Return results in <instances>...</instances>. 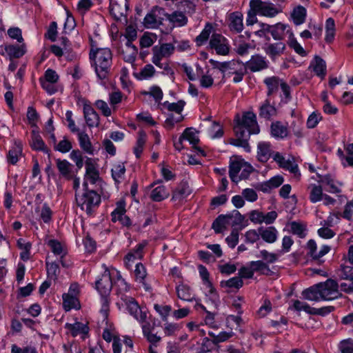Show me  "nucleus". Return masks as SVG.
I'll return each instance as SVG.
<instances>
[{
    "label": "nucleus",
    "instance_id": "obj_1",
    "mask_svg": "<svg viewBox=\"0 0 353 353\" xmlns=\"http://www.w3.org/2000/svg\"><path fill=\"white\" fill-rule=\"evenodd\" d=\"M90 59L97 77L101 80L107 79L110 74L112 61L111 50L107 48H99L96 50L92 49L90 52Z\"/></svg>",
    "mask_w": 353,
    "mask_h": 353
},
{
    "label": "nucleus",
    "instance_id": "obj_2",
    "mask_svg": "<svg viewBox=\"0 0 353 353\" xmlns=\"http://www.w3.org/2000/svg\"><path fill=\"white\" fill-rule=\"evenodd\" d=\"M75 196L78 206L90 216L92 214L93 208L101 202V196L95 191H86L81 196L76 193Z\"/></svg>",
    "mask_w": 353,
    "mask_h": 353
},
{
    "label": "nucleus",
    "instance_id": "obj_3",
    "mask_svg": "<svg viewBox=\"0 0 353 353\" xmlns=\"http://www.w3.org/2000/svg\"><path fill=\"white\" fill-rule=\"evenodd\" d=\"M95 285L96 289L100 293L103 300L101 312H103V316L106 317L108 314V301L106 296L110 294L112 288V282L110 273L108 270L104 272L101 279L96 281Z\"/></svg>",
    "mask_w": 353,
    "mask_h": 353
},
{
    "label": "nucleus",
    "instance_id": "obj_4",
    "mask_svg": "<svg viewBox=\"0 0 353 353\" xmlns=\"http://www.w3.org/2000/svg\"><path fill=\"white\" fill-rule=\"evenodd\" d=\"M236 124L234 127H239L241 130L249 133V136L252 134H257L259 132V128L256 122L255 114L248 112L243 114L241 118L238 117Z\"/></svg>",
    "mask_w": 353,
    "mask_h": 353
},
{
    "label": "nucleus",
    "instance_id": "obj_5",
    "mask_svg": "<svg viewBox=\"0 0 353 353\" xmlns=\"http://www.w3.org/2000/svg\"><path fill=\"white\" fill-rule=\"evenodd\" d=\"M321 300L331 301L341 296L336 281L329 279L325 282L317 283Z\"/></svg>",
    "mask_w": 353,
    "mask_h": 353
},
{
    "label": "nucleus",
    "instance_id": "obj_6",
    "mask_svg": "<svg viewBox=\"0 0 353 353\" xmlns=\"http://www.w3.org/2000/svg\"><path fill=\"white\" fill-rule=\"evenodd\" d=\"M250 5L254 12L265 17H273L279 13L277 8L271 3L251 0Z\"/></svg>",
    "mask_w": 353,
    "mask_h": 353
},
{
    "label": "nucleus",
    "instance_id": "obj_7",
    "mask_svg": "<svg viewBox=\"0 0 353 353\" xmlns=\"http://www.w3.org/2000/svg\"><path fill=\"white\" fill-rule=\"evenodd\" d=\"M121 300L124 302L125 305L129 313L134 317L137 321L143 322L147 316L146 313L143 312L136 300L131 297L122 294Z\"/></svg>",
    "mask_w": 353,
    "mask_h": 353
},
{
    "label": "nucleus",
    "instance_id": "obj_8",
    "mask_svg": "<svg viewBox=\"0 0 353 353\" xmlns=\"http://www.w3.org/2000/svg\"><path fill=\"white\" fill-rule=\"evenodd\" d=\"M268 67L269 61L265 57L259 54L252 55L251 59L245 63V68L252 72L265 70Z\"/></svg>",
    "mask_w": 353,
    "mask_h": 353
},
{
    "label": "nucleus",
    "instance_id": "obj_9",
    "mask_svg": "<svg viewBox=\"0 0 353 353\" xmlns=\"http://www.w3.org/2000/svg\"><path fill=\"white\" fill-rule=\"evenodd\" d=\"M234 131L236 138L230 139L229 143L234 146L241 147L245 152H250L251 148L248 143L250 139L249 133H245L239 127H234Z\"/></svg>",
    "mask_w": 353,
    "mask_h": 353
},
{
    "label": "nucleus",
    "instance_id": "obj_10",
    "mask_svg": "<svg viewBox=\"0 0 353 353\" xmlns=\"http://www.w3.org/2000/svg\"><path fill=\"white\" fill-rule=\"evenodd\" d=\"M210 46L218 54L226 55L229 53V46L226 39L219 34H213L210 41Z\"/></svg>",
    "mask_w": 353,
    "mask_h": 353
},
{
    "label": "nucleus",
    "instance_id": "obj_11",
    "mask_svg": "<svg viewBox=\"0 0 353 353\" xmlns=\"http://www.w3.org/2000/svg\"><path fill=\"white\" fill-rule=\"evenodd\" d=\"M340 277L347 281L341 284V290L347 293L353 292V267L341 265Z\"/></svg>",
    "mask_w": 353,
    "mask_h": 353
},
{
    "label": "nucleus",
    "instance_id": "obj_12",
    "mask_svg": "<svg viewBox=\"0 0 353 353\" xmlns=\"http://www.w3.org/2000/svg\"><path fill=\"white\" fill-rule=\"evenodd\" d=\"M159 15L165 16L172 23L177 26H183L188 23V18L185 15L179 11H174L172 14H168L165 12L163 8H157Z\"/></svg>",
    "mask_w": 353,
    "mask_h": 353
},
{
    "label": "nucleus",
    "instance_id": "obj_13",
    "mask_svg": "<svg viewBox=\"0 0 353 353\" xmlns=\"http://www.w3.org/2000/svg\"><path fill=\"white\" fill-rule=\"evenodd\" d=\"M273 159L283 169L289 170L295 176H300L298 165L296 164L293 159L286 160L279 152H276L273 155Z\"/></svg>",
    "mask_w": 353,
    "mask_h": 353
},
{
    "label": "nucleus",
    "instance_id": "obj_14",
    "mask_svg": "<svg viewBox=\"0 0 353 353\" xmlns=\"http://www.w3.org/2000/svg\"><path fill=\"white\" fill-rule=\"evenodd\" d=\"M229 28L230 31L240 33L243 30V14L240 12H234L229 15Z\"/></svg>",
    "mask_w": 353,
    "mask_h": 353
},
{
    "label": "nucleus",
    "instance_id": "obj_15",
    "mask_svg": "<svg viewBox=\"0 0 353 353\" xmlns=\"http://www.w3.org/2000/svg\"><path fill=\"white\" fill-rule=\"evenodd\" d=\"M272 155L271 144L268 142L261 141L257 145V159L260 162L265 163Z\"/></svg>",
    "mask_w": 353,
    "mask_h": 353
},
{
    "label": "nucleus",
    "instance_id": "obj_16",
    "mask_svg": "<svg viewBox=\"0 0 353 353\" xmlns=\"http://www.w3.org/2000/svg\"><path fill=\"white\" fill-rule=\"evenodd\" d=\"M83 113L86 123L90 128L99 124V117L90 105H84Z\"/></svg>",
    "mask_w": 353,
    "mask_h": 353
},
{
    "label": "nucleus",
    "instance_id": "obj_17",
    "mask_svg": "<svg viewBox=\"0 0 353 353\" xmlns=\"http://www.w3.org/2000/svg\"><path fill=\"white\" fill-rule=\"evenodd\" d=\"M85 177H88L92 183H95L99 179V171L95 167L94 160L91 158H87L85 161Z\"/></svg>",
    "mask_w": 353,
    "mask_h": 353
},
{
    "label": "nucleus",
    "instance_id": "obj_18",
    "mask_svg": "<svg viewBox=\"0 0 353 353\" xmlns=\"http://www.w3.org/2000/svg\"><path fill=\"white\" fill-rule=\"evenodd\" d=\"M258 230L259 231L260 236L265 242L272 243L276 241L277 239V230L274 227H260Z\"/></svg>",
    "mask_w": 353,
    "mask_h": 353
},
{
    "label": "nucleus",
    "instance_id": "obj_19",
    "mask_svg": "<svg viewBox=\"0 0 353 353\" xmlns=\"http://www.w3.org/2000/svg\"><path fill=\"white\" fill-rule=\"evenodd\" d=\"M30 145L33 150L43 151L50 156V150L46 145L41 136L34 130L32 132V141Z\"/></svg>",
    "mask_w": 353,
    "mask_h": 353
},
{
    "label": "nucleus",
    "instance_id": "obj_20",
    "mask_svg": "<svg viewBox=\"0 0 353 353\" xmlns=\"http://www.w3.org/2000/svg\"><path fill=\"white\" fill-rule=\"evenodd\" d=\"M263 82L268 88V96H271L278 91L279 87L281 86L283 81L278 77H271L265 78Z\"/></svg>",
    "mask_w": 353,
    "mask_h": 353
},
{
    "label": "nucleus",
    "instance_id": "obj_21",
    "mask_svg": "<svg viewBox=\"0 0 353 353\" xmlns=\"http://www.w3.org/2000/svg\"><path fill=\"white\" fill-rule=\"evenodd\" d=\"M5 50L9 55L11 60L13 58L18 59L21 57L26 53V46L25 44H22L21 46L9 45L6 46Z\"/></svg>",
    "mask_w": 353,
    "mask_h": 353
},
{
    "label": "nucleus",
    "instance_id": "obj_22",
    "mask_svg": "<svg viewBox=\"0 0 353 353\" xmlns=\"http://www.w3.org/2000/svg\"><path fill=\"white\" fill-rule=\"evenodd\" d=\"M57 167L61 175L68 180L73 178L71 174L72 165L67 160H61L59 159L56 160Z\"/></svg>",
    "mask_w": 353,
    "mask_h": 353
},
{
    "label": "nucleus",
    "instance_id": "obj_23",
    "mask_svg": "<svg viewBox=\"0 0 353 353\" xmlns=\"http://www.w3.org/2000/svg\"><path fill=\"white\" fill-rule=\"evenodd\" d=\"M190 194L189 185L187 182L182 181L173 192L172 200L181 201Z\"/></svg>",
    "mask_w": 353,
    "mask_h": 353
},
{
    "label": "nucleus",
    "instance_id": "obj_24",
    "mask_svg": "<svg viewBox=\"0 0 353 353\" xmlns=\"http://www.w3.org/2000/svg\"><path fill=\"white\" fill-rule=\"evenodd\" d=\"M285 48V44L282 42H279L276 43L267 45L264 50L267 54L270 56L272 58H274L276 56L281 55L283 52Z\"/></svg>",
    "mask_w": 353,
    "mask_h": 353
},
{
    "label": "nucleus",
    "instance_id": "obj_25",
    "mask_svg": "<svg viewBox=\"0 0 353 353\" xmlns=\"http://www.w3.org/2000/svg\"><path fill=\"white\" fill-rule=\"evenodd\" d=\"M301 294L303 299L308 301H319L321 300L318 284L304 290Z\"/></svg>",
    "mask_w": 353,
    "mask_h": 353
},
{
    "label": "nucleus",
    "instance_id": "obj_26",
    "mask_svg": "<svg viewBox=\"0 0 353 353\" xmlns=\"http://www.w3.org/2000/svg\"><path fill=\"white\" fill-rule=\"evenodd\" d=\"M321 178L319 182L325 184L330 187V189L328 191L331 193H340L341 192V190L340 189L339 186H341L343 185L341 182H336L335 183L334 180L332 178L330 175H325L323 176H320Z\"/></svg>",
    "mask_w": 353,
    "mask_h": 353
},
{
    "label": "nucleus",
    "instance_id": "obj_27",
    "mask_svg": "<svg viewBox=\"0 0 353 353\" xmlns=\"http://www.w3.org/2000/svg\"><path fill=\"white\" fill-rule=\"evenodd\" d=\"M252 268L256 272H259L263 275H272L273 272L270 269L268 263L259 260L255 261H251L250 263Z\"/></svg>",
    "mask_w": 353,
    "mask_h": 353
},
{
    "label": "nucleus",
    "instance_id": "obj_28",
    "mask_svg": "<svg viewBox=\"0 0 353 353\" xmlns=\"http://www.w3.org/2000/svg\"><path fill=\"white\" fill-rule=\"evenodd\" d=\"M243 162L242 161H232L229 166V175L232 182L237 183L239 181L238 174L241 172Z\"/></svg>",
    "mask_w": 353,
    "mask_h": 353
},
{
    "label": "nucleus",
    "instance_id": "obj_29",
    "mask_svg": "<svg viewBox=\"0 0 353 353\" xmlns=\"http://www.w3.org/2000/svg\"><path fill=\"white\" fill-rule=\"evenodd\" d=\"M276 114V108L270 105L269 100H265L260 108L259 116L265 119H270L272 117L275 116Z\"/></svg>",
    "mask_w": 353,
    "mask_h": 353
},
{
    "label": "nucleus",
    "instance_id": "obj_30",
    "mask_svg": "<svg viewBox=\"0 0 353 353\" xmlns=\"http://www.w3.org/2000/svg\"><path fill=\"white\" fill-rule=\"evenodd\" d=\"M65 327L71 332L73 336L79 334H87L89 331L88 326L81 322H76L74 324L67 323Z\"/></svg>",
    "mask_w": 353,
    "mask_h": 353
},
{
    "label": "nucleus",
    "instance_id": "obj_31",
    "mask_svg": "<svg viewBox=\"0 0 353 353\" xmlns=\"http://www.w3.org/2000/svg\"><path fill=\"white\" fill-rule=\"evenodd\" d=\"M271 133L274 137L283 139L288 135V128L281 122L276 121L271 125Z\"/></svg>",
    "mask_w": 353,
    "mask_h": 353
},
{
    "label": "nucleus",
    "instance_id": "obj_32",
    "mask_svg": "<svg viewBox=\"0 0 353 353\" xmlns=\"http://www.w3.org/2000/svg\"><path fill=\"white\" fill-rule=\"evenodd\" d=\"M22 154V146L21 143H15L14 145L9 150L7 155L8 161L11 164H15L19 159V157Z\"/></svg>",
    "mask_w": 353,
    "mask_h": 353
},
{
    "label": "nucleus",
    "instance_id": "obj_33",
    "mask_svg": "<svg viewBox=\"0 0 353 353\" xmlns=\"http://www.w3.org/2000/svg\"><path fill=\"white\" fill-rule=\"evenodd\" d=\"M291 16L296 26L301 25L305 20L306 10L303 6H299L293 10Z\"/></svg>",
    "mask_w": 353,
    "mask_h": 353
},
{
    "label": "nucleus",
    "instance_id": "obj_34",
    "mask_svg": "<svg viewBox=\"0 0 353 353\" xmlns=\"http://www.w3.org/2000/svg\"><path fill=\"white\" fill-rule=\"evenodd\" d=\"M176 294L178 298L183 301H192L194 299L193 294L190 288L183 284H181L176 287Z\"/></svg>",
    "mask_w": 353,
    "mask_h": 353
},
{
    "label": "nucleus",
    "instance_id": "obj_35",
    "mask_svg": "<svg viewBox=\"0 0 353 353\" xmlns=\"http://www.w3.org/2000/svg\"><path fill=\"white\" fill-rule=\"evenodd\" d=\"M197 133L198 132L194 128H187L181 135V140L187 139L190 144L194 146L199 142V139L196 136Z\"/></svg>",
    "mask_w": 353,
    "mask_h": 353
},
{
    "label": "nucleus",
    "instance_id": "obj_36",
    "mask_svg": "<svg viewBox=\"0 0 353 353\" xmlns=\"http://www.w3.org/2000/svg\"><path fill=\"white\" fill-rule=\"evenodd\" d=\"M325 37L327 43H332L335 36V22L332 18H328L325 22Z\"/></svg>",
    "mask_w": 353,
    "mask_h": 353
},
{
    "label": "nucleus",
    "instance_id": "obj_37",
    "mask_svg": "<svg viewBox=\"0 0 353 353\" xmlns=\"http://www.w3.org/2000/svg\"><path fill=\"white\" fill-rule=\"evenodd\" d=\"M79 141L81 148L88 154H93V149L88 135L84 132H79Z\"/></svg>",
    "mask_w": 353,
    "mask_h": 353
},
{
    "label": "nucleus",
    "instance_id": "obj_38",
    "mask_svg": "<svg viewBox=\"0 0 353 353\" xmlns=\"http://www.w3.org/2000/svg\"><path fill=\"white\" fill-rule=\"evenodd\" d=\"M228 220L226 214H221L214 221L212 228L216 234L221 233L226 228Z\"/></svg>",
    "mask_w": 353,
    "mask_h": 353
},
{
    "label": "nucleus",
    "instance_id": "obj_39",
    "mask_svg": "<svg viewBox=\"0 0 353 353\" xmlns=\"http://www.w3.org/2000/svg\"><path fill=\"white\" fill-rule=\"evenodd\" d=\"M168 195L169 193L166 191L165 186L159 185L152 191L150 198L154 201L159 202L167 198Z\"/></svg>",
    "mask_w": 353,
    "mask_h": 353
},
{
    "label": "nucleus",
    "instance_id": "obj_40",
    "mask_svg": "<svg viewBox=\"0 0 353 353\" xmlns=\"http://www.w3.org/2000/svg\"><path fill=\"white\" fill-rule=\"evenodd\" d=\"M313 70L318 76L324 77L326 74V64L325 61L319 56L314 58Z\"/></svg>",
    "mask_w": 353,
    "mask_h": 353
},
{
    "label": "nucleus",
    "instance_id": "obj_41",
    "mask_svg": "<svg viewBox=\"0 0 353 353\" xmlns=\"http://www.w3.org/2000/svg\"><path fill=\"white\" fill-rule=\"evenodd\" d=\"M240 65L239 61H236L234 60L230 61H225V65L223 70V77L222 80H223L227 76L230 74H234V72L238 70V66Z\"/></svg>",
    "mask_w": 353,
    "mask_h": 353
},
{
    "label": "nucleus",
    "instance_id": "obj_42",
    "mask_svg": "<svg viewBox=\"0 0 353 353\" xmlns=\"http://www.w3.org/2000/svg\"><path fill=\"white\" fill-rule=\"evenodd\" d=\"M212 26L210 23H208L205 25L204 29L201 32V34L196 37L195 41L196 42L197 46L203 45V43L208 39L210 34L212 32Z\"/></svg>",
    "mask_w": 353,
    "mask_h": 353
},
{
    "label": "nucleus",
    "instance_id": "obj_43",
    "mask_svg": "<svg viewBox=\"0 0 353 353\" xmlns=\"http://www.w3.org/2000/svg\"><path fill=\"white\" fill-rule=\"evenodd\" d=\"M146 141V134L143 131L139 132V138L137 141L135 147L134 148V152L137 158H139L143 152V148Z\"/></svg>",
    "mask_w": 353,
    "mask_h": 353
},
{
    "label": "nucleus",
    "instance_id": "obj_44",
    "mask_svg": "<svg viewBox=\"0 0 353 353\" xmlns=\"http://www.w3.org/2000/svg\"><path fill=\"white\" fill-rule=\"evenodd\" d=\"M185 101L179 100L176 103H169L165 101L163 103V106L170 112H175L178 114H181V112L185 106Z\"/></svg>",
    "mask_w": 353,
    "mask_h": 353
},
{
    "label": "nucleus",
    "instance_id": "obj_45",
    "mask_svg": "<svg viewBox=\"0 0 353 353\" xmlns=\"http://www.w3.org/2000/svg\"><path fill=\"white\" fill-rule=\"evenodd\" d=\"M285 28V24L278 23L275 26H272L270 33L275 40H281L283 37Z\"/></svg>",
    "mask_w": 353,
    "mask_h": 353
},
{
    "label": "nucleus",
    "instance_id": "obj_46",
    "mask_svg": "<svg viewBox=\"0 0 353 353\" xmlns=\"http://www.w3.org/2000/svg\"><path fill=\"white\" fill-rule=\"evenodd\" d=\"M198 269H199L201 277L202 278L203 281L206 284L207 287L210 289L209 292L211 294L214 293L215 292V289L212 286V283L209 280V272H208V270L203 265H199L198 266Z\"/></svg>",
    "mask_w": 353,
    "mask_h": 353
},
{
    "label": "nucleus",
    "instance_id": "obj_47",
    "mask_svg": "<svg viewBox=\"0 0 353 353\" xmlns=\"http://www.w3.org/2000/svg\"><path fill=\"white\" fill-rule=\"evenodd\" d=\"M157 8H159V7H155L152 11L146 14L144 18L143 23L145 27L146 28H153L157 24V14L156 12L158 11L156 10Z\"/></svg>",
    "mask_w": 353,
    "mask_h": 353
},
{
    "label": "nucleus",
    "instance_id": "obj_48",
    "mask_svg": "<svg viewBox=\"0 0 353 353\" xmlns=\"http://www.w3.org/2000/svg\"><path fill=\"white\" fill-rule=\"evenodd\" d=\"M72 148V143L68 139L67 137H64L63 140L59 141L57 145L54 146V150L61 153H66L69 152Z\"/></svg>",
    "mask_w": 353,
    "mask_h": 353
},
{
    "label": "nucleus",
    "instance_id": "obj_49",
    "mask_svg": "<svg viewBox=\"0 0 353 353\" xmlns=\"http://www.w3.org/2000/svg\"><path fill=\"white\" fill-rule=\"evenodd\" d=\"M243 282L241 277H233L230 279L228 281H223L221 282V285L222 287H228V288H234L236 289H239L243 286Z\"/></svg>",
    "mask_w": 353,
    "mask_h": 353
},
{
    "label": "nucleus",
    "instance_id": "obj_50",
    "mask_svg": "<svg viewBox=\"0 0 353 353\" xmlns=\"http://www.w3.org/2000/svg\"><path fill=\"white\" fill-rule=\"evenodd\" d=\"M46 269L48 278L56 280L59 273V268L57 263L46 261Z\"/></svg>",
    "mask_w": 353,
    "mask_h": 353
},
{
    "label": "nucleus",
    "instance_id": "obj_51",
    "mask_svg": "<svg viewBox=\"0 0 353 353\" xmlns=\"http://www.w3.org/2000/svg\"><path fill=\"white\" fill-rule=\"evenodd\" d=\"M290 230L294 234L300 238L305 236V227L301 223L293 221L290 223Z\"/></svg>",
    "mask_w": 353,
    "mask_h": 353
},
{
    "label": "nucleus",
    "instance_id": "obj_52",
    "mask_svg": "<svg viewBox=\"0 0 353 353\" xmlns=\"http://www.w3.org/2000/svg\"><path fill=\"white\" fill-rule=\"evenodd\" d=\"M323 190L321 186L313 185L310 195V201L312 203H316L323 199Z\"/></svg>",
    "mask_w": 353,
    "mask_h": 353
},
{
    "label": "nucleus",
    "instance_id": "obj_53",
    "mask_svg": "<svg viewBox=\"0 0 353 353\" xmlns=\"http://www.w3.org/2000/svg\"><path fill=\"white\" fill-rule=\"evenodd\" d=\"M125 212V203L124 202H119L117 203V208L112 212V221L113 222H116L117 221H120L122 215Z\"/></svg>",
    "mask_w": 353,
    "mask_h": 353
},
{
    "label": "nucleus",
    "instance_id": "obj_54",
    "mask_svg": "<svg viewBox=\"0 0 353 353\" xmlns=\"http://www.w3.org/2000/svg\"><path fill=\"white\" fill-rule=\"evenodd\" d=\"M216 342H215V339L210 340L208 338L205 337L203 339L201 346L200 347V352L206 353L212 351L214 349L215 345H216Z\"/></svg>",
    "mask_w": 353,
    "mask_h": 353
},
{
    "label": "nucleus",
    "instance_id": "obj_55",
    "mask_svg": "<svg viewBox=\"0 0 353 353\" xmlns=\"http://www.w3.org/2000/svg\"><path fill=\"white\" fill-rule=\"evenodd\" d=\"M112 176L114 181L117 183H119V179L122 178L125 172V168L123 164H118L112 169Z\"/></svg>",
    "mask_w": 353,
    "mask_h": 353
},
{
    "label": "nucleus",
    "instance_id": "obj_56",
    "mask_svg": "<svg viewBox=\"0 0 353 353\" xmlns=\"http://www.w3.org/2000/svg\"><path fill=\"white\" fill-rule=\"evenodd\" d=\"M259 258H261L263 261L266 263H273L277 261L278 256L274 253H270L265 250L260 251V254L257 256Z\"/></svg>",
    "mask_w": 353,
    "mask_h": 353
},
{
    "label": "nucleus",
    "instance_id": "obj_57",
    "mask_svg": "<svg viewBox=\"0 0 353 353\" xmlns=\"http://www.w3.org/2000/svg\"><path fill=\"white\" fill-rule=\"evenodd\" d=\"M134 274L136 280L144 284V279L145 278L147 273L146 270L142 263H139L136 265Z\"/></svg>",
    "mask_w": 353,
    "mask_h": 353
},
{
    "label": "nucleus",
    "instance_id": "obj_58",
    "mask_svg": "<svg viewBox=\"0 0 353 353\" xmlns=\"http://www.w3.org/2000/svg\"><path fill=\"white\" fill-rule=\"evenodd\" d=\"M183 117L181 114H178L175 117L173 114H170L165 121V126L168 129H172L174 124L181 121Z\"/></svg>",
    "mask_w": 353,
    "mask_h": 353
},
{
    "label": "nucleus",
    "instance_id": "obj_59",
    "mask_svg": "<svg viewBox=\"0 0 353 353\" xmlns=\"http://www.w3.org/2000/svg\"><path fill=\"white\" fill-rule=\"evenodd\" d=\"M70 159L75 162L78 169H81L83 165V159L80 150H74L70 154Z\"/></svg>",
    "mask_w": 353,
    "mask_h": 353
},
{
    "label": "nucleus",
    "instance_id": "obj_60",
    "mask_svg": "<svg viewBox=\"0 0 353 353\" xmlns=\"http://www.w3.org/2000/svg\"><path fill=\"white\" fill-rule=\"evenodd\" d=\"M346 166H353V143L345 145Z\"/></svg>",
    "mask_w": 353,
    "mask_h": 353
},
{
    "label": "nucleus",
    "instance_id": "obj_61",
    "mask_svg": "<svg viewBox=\"0 0 353 353\" xmlns=\"http://www.w3.org/2000/svg\"><path fill=\"white\" fill-rule=\"evenodd\" d=\"M339 347L341 353H353V340L348 339L342 341Z\"/></svg>",
    "mask_w": 353,
    "mask_h": 353
},
{
    "label": "nucleus",
    "instance_id": "obj_62",
    "mask_svg": "<svg viewBox=\"0 0 353 353\" xmlns=\"http://www.w3.org/2000/svg\"><path fill=\"white\" fill-rule=\"evenodd\" d=\"M152 52H153V57L152 59V63L154 64H155L156 65H160L161 60L162 59V58L165 57L164 56V54L163 53V52H161V50L157 46H154L152 48Z\"/></svg>",
    "mask_w": 353,
    "mask_h": 353
},
{
    "label": "nucleus",
    "instance_id": "obj_63",
    "mask_svg": "<svg viewBox=\"0 0 353 353\" xmlns=\"http://www.w3.org/2000/svg\"><path fill=\"white\" fill-rule=\"evenodd\" d=\"M225 241L230 248H234L239 242V231L236 229L232 230L230 235L226 238Z\"/></svg>",
    "mask_w": 353,
    "mask_h": 353
},
{
    "label": "nucleus",
    "instance_id": "obj_64",
    "mask_svg": "<svg viewBox=\"0 0 353 353\" xmlns=\"http://www.w3.org/2000/svg\"><path fill=\"white\" fill-rule=\"evenodd\" d=\"M57 24L55 21L52 22L46 34V37L51 41H55L57 34Z\"/></svg>",
    "mask_w": 353,
    "mask_h": 353
}]
</instances>
